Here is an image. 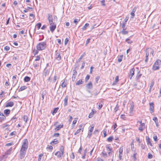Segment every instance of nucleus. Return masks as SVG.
Listing matches in <instances>:
<instances>
[{
    "label": "nucleus",
    "instance_id": "1",
    "mask_svg": "<svg viewBox=\"0 0 161 161\" xmlns=\"http://www.w3.org/2000/svg\"><path fill=\"white\" fill-rule=\"evenodd\" d=\"M161 65V60L158 59L154 63L153 66V69L154 70L158 69Z\"/></svg>",
    "mask_w": 161,
    "mask_h": 161
},
{
    "label": "nucleus",
    "instance_id": "2",
    "mask_svg": "<svg viewBox=\"0 0 161 161\" xmlns=\"http://www.w3.org/2000/svg\"><path fill=\"white\" fill-rule=\"evenodd\" d=\"M64 147L61 146L60 148V151L57 152L55 155L57 156L58 158L62 157L64 154Z\"/></svg>",
    "mask_w": 161,
    "mask_h": 161
},
{
    "label": "nucleus",
    "instance_id": "3",
    "mask_svg": "<svg viewBox=\"0 0 161 161\" xmlns=\"http://www.w3.org/2000/svg\"><path fill=\"white\" fill-rule=\"evenodd\" d=\"M46 47V44L45 42H43L39 43L37 46L38 50H43L45 49Z\"/></svg>",
    "mask_w": 161,
    "mask_h": 161
},
{
    "label": "nucleus",
    "instance_id": "4",
    "mask_svg": "<svg viewBox=\"0 0 161 161\" xmlns=\"http://www.w3.org/2000/svg\"><path fill=\"white\" fill-rule=\"evenodd\" d=\"M28 141L27 139H26L23 141V144L21 149L27 150L28 147Z\"/></svg>",
    "mask_w": 161,
    "mask_h": 161
},
{
    "label": "nucleus",
    "instance_id": "5",
    "mask_svg": "<svg viewBox=\"0 0 161 161\" xmlns=\"http://www.w3.org/2000/svg\"><path fill=\"white\" fill-rule=\"evenodd\" d=\"M26 152V150L21 149L20 151V158L22 159L23 158L25 155Z\"/></svg>",
    "mask_w": 161,
    "mask_h": 161
},
{
    "label": "nucleus",
    "instance_id": "6",
    "mask_svg": "<svg viewBox=\"0 0 161 161\" xmlns=\"http://www.w3.org/2000/svg\"><path fill=\"white\" fill-rule=\"evenodd\" d=\"M48 20L49 21L50 25L55 24L53 21V16L52 15L49 14H48Z\"/></svg>",
    "mask_w": 161,
    "mask_h": 161
},
{
    "label": "nucleus",
    "instance_id": "7",
    "mask_svg": "<svg viewBox=\"0 0 161 161\" xmlns=\"http://www.w3.org/2000/svg\"><path fill=\"white\" fill-rule=\"evenodd\" d=\"M106 148L108 150V155L109 156H111L112 155V153L113 152L112 148L110 147L109 145H107L106 146Z\"/></svg>",
    "mask_w": 161,
    "mask_h": 161
},
{
    "label": "nucleus",
    "instance_id": "8",
    "mask_svg": "<svg viewBox=\"0 0 161 161\" xmlns=\"http://www.w3.org/2000/svg\"><path fill=\"white\" fill-rule=\"evenodd\" d=\"M135 69L134 68H132L130 69V74L129 75V78L130 79H131L132 77L134 75V71Z\"/></svg>",
    "mask_w": 161,
    "mask_h": 161
},
{
    "label": "nucleus",
    "instance_id": "9",
    "mask_svg": "<svg viewBox=\"0 0 161 161\" xmlns=\"http://www.w3.org/2000/svg\"><path fill=\"white\" fill-rule=\"evenodd\" d=\"M150 108L149 110L150 113H152L154 112V103H149Z\"/></svg>",
    "mask_w": 161,
    "mask_h": 161
},
{
    "label": "nucleus",
    "instance_id": "10",
    "mask_svg": "<svg viewBox=\"0 0 161 161\" xmlns=\"http://www.w3.org/2000/svg\"><path fill=\"white\" fill-rule=\"evenodd\" d=\"M145 123H142L140 125L139 127L138 128V130L141 132H142L143 130L145 129Z\"/></svg>",
    "mask_w": 161,
    "mask_h": 161
},
{
    "label": "nucleus",
    "instance_id": "11",
    "mask_svg": "<svg viewBox=\"0 0 161 161\" xmlns=\"http://www.w3.org/2000/svg\"><path fill=\"white\" fill-rule=\"evenodd\" d=\"M130 105L131 106L130 109V115L133 114V109L134 108V105L133 102H132L130 104Z\"/></svg>",
    "mask_w": 161,
    "mask_h": 161
},
{
    "label": "nucleus",
    "instance_id": "12",
    "mask_svg": "<svg viewBox=\"0 0 161 161\" xmlns=\"http://www.w3.org/2000/svg\"><path fill=\"white\" fill-rule=\"evenodd\" d=\"M136 9L137 8L136 7H134V8L133 9V10L130 13V14L131 15V18H133L135 16V13L136 11Z\"/></svg>",
    "mask_w": 161,
    "mask_h": 161
},
{
    "label": "nucleus",
    "instance_id": "13",
    "mask_svg": "<svg viewBox=\"0 0 161 161\" xmlns=\"http://www.w3.org/2000/svg\"><path fill=\"white\" fill-rule=\"evenodd\" d=\"M56 24L53 25H50L49 28L51 31L53 33L54 31L56 28Z\"/></svg>",
    "mask_w": 161,
    "mask_h": 161
},
{
    "label": "nucleus",
    "instance_id": "14",
    "mask_svg": "<svg viewBox=\"0 0 161 161\" xmlns=\"http://www.w3.org/2000/svg\"><path fill=\"white\" fill-rule=\"evenodd\" d=\"M59 142V141L58 139H55L53 140V141H52L50 144L52 145H54L55 144H57Z\"/></svg>",
    "mask_w": 161,
    "mask_h": 161
},
{
    "label": "nucleus",
    "instance_id": "15",
    "mask_svg": "<svg viewBox=\"0 0 161 161\" xmlns=\"http://www.w3.org/2000/svg\"><path fill=\"white\" fill-rule=\"evenodd\" d=\"M14 105V103L13 102H9L7 103L6 105V107H12Z\"/></svg>",
    "mask_w": 161,
    "mask_h": 161
},
{
    "label": "nucleus",
    "instance_id": "16",
    "mask_svg": "<svg viewBox=\"0 0 161 161\" xmlns=\"http://www.w3.org/2000/svg\"><path fill=\"white\" fill-rule=\"evenodd\" d=\"M86 87L89 89H91L92 88V84L91 81L86 85Z\"/></svg>",
    "mask_w": 161,
    "mask_h": 161
},
{
    "label": "nucleus",
    "instance_id": "17",
    "mask_svg": "<svg viewBox=\"0 0 161 161\" xmlns=\"http://www.w3.org/2000/svg\"><path fill=\"white\" fill-rule=\"evenodd\" d=\"M56 58L57 60H59L61 59L60 53L59 52H57L56 54Z\"/></svg>",
    "mask_w": 161,
    "mask_h": 161
},
{
    "label": "nucleus",
    "instance_id": "18",
    "mask_svg": "<svg viewBox=\"0 0 161 161\" xmlns=\"http://www.w3.org/2000/svg\"><path fill=\"white\" fill-rule=\"evenodd\" d=\"M63 124L57 126L55 129V131H57L59 130L61 128H63Z\"/></svg>",
    "mask_w": 161,
    "mask_h": 161
},
{
    "label": "nucleus",
    "instance_id": "19",
    "mask_svg": "<svg viewBox=\"0 0 161 161\" xmlns=\"http://www.w3.org/2000/svg\"><path fill=\"white\" fill-rule=\"evenodd\" d=\"M68 97L67 96H66L64 100V106H66L67 105V101L68 100Z\"/></svg>",
    "mask_w": 161,
    "mask_h": 161
},
{
    "label": "nucleus",
    "instance_id": "20",
    "mask_svg": "<svg viewBox=\"0 0 161 161\" xmlns=\"http://www.w3.org/2000/svg\"><path fill=\"white\" fill-rule=\"evenodd\" d=\"M67 80L64 79L63 80V82L61 85V86L62 87H66V84Z\"/></svg>",
    "mask_w": 161,
    "mask_h": 161
},
{
    "label": "nucleus",
    "instance_id": "21",
    "mask_svg": "<svg viewBox=\"0 0 161 161\" xmlns=\"http://www.w3.org/2000/svg\"><path fill=\"white\" fill-rule=\"evenodd\" d=\"M146 140L147 144L148 145H149L151 146H152V145L150 142V139L148 137H146Z\"/></svg>",
    "mask_w": 161,
    "mask_h": 161
},
{
    "label": "nucleus",
    "instance_id": "22",
    "mask_svg": "<svg viewBox=\"0 0 161 161\" xmlns=\"http://www.w3.org/2000/svg\"><path fill=\"white\" fill-rule=\"evenodd\" d=\"M49 71L47 69H45L44 71V75L45 77H47L49 74Z\"/></svg>",
    "mask_w": 161,
    "mask_h": 161
},
{
    "label": "nucleus",
    "instance_id": "23",
    "mask_svg": "<svg viewBox=\"0 0 161 161\" xmlns=\"http://www.w3.org/2000/svg\"><path fill=\"white\" fill-rule=\"evenodd\" d=\"M118 81H119V76H117L115 77V81L113 83L112 85H116L117 84V83H118Z\"/></svg>",
    "mask_w": 161,
    "mask_h": 161
},
{
    "label": "nucleus",
    "instance_id": "24",
    "mask_svg": "<svg viewBox=\"0 0 161 161\" xmlns=\"http://www.w3.org/2000/svg\"><path fill=\"white\" fill-rule=\"evenodd\" d=\"M10 112V110L7 109H5L4 110V114L6 115L7 116H8Z\"/></svg>",
    "mask_w": 161,
    "mask_h": 161
},
{
    "label": "nucleus",
    "instance_id": "25",
    "mask_svg": "<svg viewBox=\"0 0 161 161\" xmlns=\"http://www.w3.org/2000/svg\"><path fill=\"white\" fill-rule=\"evenodd\" d=\"M83 83V81H82V79H80L76 83V85L77 86L79 85L82 84Z\"/></svg>",
    "mask_w": 161,
    "mask_h": 161
},
{
    "label": "nucleus",
    "instance_id": "26",
    "mask_svg": "<svg viewBox=\"0 0 161 161\" xmlns=\"http://www.w3.org/2000/svg\"><path fill=\"white\" fill-rule=\"evenodd\" d=\"M31 80V78L28 76H25L24 78V81L25 82L29 81Z\"/></svg>",
    "mask_w": 161,
    "mask_h": 161
},
{
    "label": "nucleus",
    "instance_id": "27",
    "mask_svg": "<svg viewBox=\"0 0 161 161\" xmlns=\"http://www.w3.org/2000/svg\"><path fill=\"white\" fill-rule=\"evenodd\" d=\"M123 57V55H121L119 56L118 57V61L119 62H121L122 58Z\"/></svg>",
    "mask_w": 161,
    "mask_h": 161
},
{
    "label": "nucleus",
    "instance_id": "28",
    "mask_svg": "<svg viewBox=\"0 0 161 161\" xmlns=\"http://www.w3.org/2000/svg\"><path fill=\"white\" fill-rule=\"evenodd\" d=\"M149 55V53L147 52L146 53L145 55V62H147L148 60V56Z\"/></svg>",
    "mask_w": 161,
    "mask_h": 161
},
{
    "label": "nucleus",
    "instance_id": "29",
    "mask_svg": "<svg viewBox=\"0 0 161 161\" xmlns=\"http://www.w3.org/2000/svg\"><path fill=\"white\" fill-rule=\"evenodd\" d=\"M12 148H11L8 149L5 153V154L7 155H9L11 153V152L12 151Z\"/></svg>",
    "mask_w": 161,
    "mask_h": 161
},
{
    "label": "nucleus",
    "instance_id": "30",
    "mask_svg": "<svg viewBox=\"0 0 161 161\" xmlns=\"http://www.w3.org/2000/svg\"><path fill=\"white\" fill-rule=\"evenodd\" d=\"M23 118L25 123H27V122L29 119L27 115H25L23 116Z\"/></svg>",
    "mask_w": 161,
    "mask_h": 161
},
{
    "label": "nucleus",
    "instance_id": "31",
    "mask_svg": "<svg viewBox=\"0 0 161 161\" xmlns=\"http://www.w3.org/2000/svg\"><path fill=\"white\" fill-rule=\"evenodd\" d=\"M27 88V87L25 86H22L21 87H20V88L19 89V91L20 92V91H22L23 90H24L26 89Z\"/></svg>",
    "mask_w": 161,
    "mask_h": 161
},
{
    "label": "nucleus",
    "instance_id": "32",
    "mask_svg": "<svg viewBox=\"0 0 161 161\" xmlns=\"http://www.w3.org/2000/svg\"><path fill=\"white\" fill-rule=\"evenodd\" d=\"M89 25V24L88 23H86L85 25L82 27V29L83 30H86L87 28V27Z\"/></svg>",
    "mask_w": 161,
    "mask_h": 161
},
{
    "label": "nucleus",
    "instance_id": "33",
    "mask_svg": "<svg viewBox=\"0 0 161 161\" xmlns=\"http://www.w3.org/2000/svg\"><path fill=\"white\" fill-rule=\"evenodd\" d=\"M123 147H121L119 148V153L122 154L123 152Z\"/></svg>",
    "mask_w": 161,
    "mask_h": 161
},
{
    "label": "nucleus",
    "instance_id": "34",
    "mask_svg": "<svg viewBox=\"0 0 161 161\" xmlns=\"http://www.w3.org/2000/svg\"><path fill=\"white\" fill-rule=\"evenodd\" d=\"M137 84L136 83H134L133 85V86L137 88V89H140L141 88L142 86H137Z\"/></svg>",
    "mask_w": 161,
    "mask_h": 161
},
{
    "label": "nucleus",
    "instance_id": "35",
    "mask_svg": "<svg viewBox=\"0 0 161 161\" xmlns=\"http://www.w3.org/2000/svg\"><path fill=\"white\" fill-rule=\"evenodd\" d=\"M113 137L112 136H110L108 138V139H107V141L108 142H111L113 141Z\"/></svg>",
    "mask_w": 161,
    "mask_h": 161
},
{
    "label": "nucleus",
    "instance_id": "36",
    "mask_svg": "<svg viewBox=\"0 0 161 161\" xmlns=\"http://www.w3.org/2000/svg\"><path fill=\"white\" fill-rule=\"evenodd\" d=\"M102 154L104 158H106L107 157V154L105 151L103 150V152L102 153Z\"/></svg>",
    "mask_w": 161,
    "mask_h": 161
},
{
    "label": "nucleus",
    "instance_id": "37",
    "mask_svg": "<svg viewBox=\"0 0 161 161\" xmlns=\"http://www.w3.org/2000/svg\"><path fill=\"white\" fill-rule=\"evenodd\" d=\"M103 102H100L98 105V109H100L103 107Z\"/></svg>",
    "mask_w": 161,
    "mask_h": 161
},
{
    "label": "nucleus",
    "instance_id": "38",
    "mask_svg": "<svg viewBox=\"0 0 161 161\" xmlns=\"http://www.w3.org/2000/svg\"><path fill=\"white\" fill-rule=\"evenodd\" d=\"M41 26V23H38L36 25V27L38 30H39L40 29Z\"/></svg>",
    "mask_w": 161,
    "mask_h": 161
},
{
    "label": "nucleus",
    "instance_id": "39",
    "mask_svg": "<svg viewBox=\"0 0 161 161\" xmlns=\"http://www.w3.org/2000/svg\"><path fill=\"white\" fill-rule=\"evenodd\" d=\"M80 20V19H75L74 20V22L76 25L77 24L78 22Z\"/></svg>",
    "mask_w": 161,
    "mask_h": 161
},
{
    "label": "nucleus",
    "instance_id": "40",
    "mask_svg": "<svg viewBox=\"0 0 161 161\" xmlns=\"http://www.w3.org/2000/svg\"><path fill=\"white\" fill-rule=\"evenodd\" d=\"M94 114V112L93 111L92 112L89 114V117L91 118L93 116V115Z\"/></svg>",
    "mask_w": 161,
    "mask_h": 161
},
{
    "label": "nucleus",
    "instance_id": "41",
    "mask_svg": "<svg viewBox=\"0 0 161 161\" xmlns=\"http://www.w3.org/2000/svg\"><path fill=\"white\" fill-rule=\"evenodd\" d=\"M81 129L80 128L78 130H77L74 133V135H76L77 134H78L79 133H80V130H81Z\"/></svg>",
    "mask_w": 161,
    "mask_h": 161
},
{
    "label": "nucleus",
    "instance_id": "42",
    "mask_svg": "<svg viewBox=\"0 0 161 161\" xmlns=\"http://www.w3.org/2000/svg\"><path fill=\"white\" fill-rule=\"evenodd\" d=\"M16 132L15 131H14L11 132L10 134L9 135L10 136H12L16 135Z\"/></svg>",
    "mask_w": 161,
    "mask_h": 161
},
{
    "label": "nucleus",
    "instance_id": "43",
    "mask_svg": "<svg viewBox=\"0 0 161 161\" xmlns=\"http://www.w3.org/2000/svg\"><path fill=\"white\" fill-rule=\"evenodd\" d=\"M46 94V92L45 91H43L42 92V100H43L44 99V96Z\"/></svg>",
    "mask_w": 161,
    "mask_h": 161
},
{
    "label": "nucleus",
    "instance_id": "44",
    "mask_svg": "<svg viewBox=\"0 0 161 161\" xmlns=\"http://www.w3.org/2000/svg\"><path fill=\"white\" fill-rule=\"evenodd\" d=\"M125 30H123V31H121V33L123 35H125L127 34L128 33V31H125Z\"/></svg>",
    "mask_w": 161,
    "mask_h": 161
},
{
    "label": "nucleus",
    "instance_id": "45",
    "mask_svg": "<svg viewBox=\"0 0 161 161\" xmlns=\"http://www.w3.org/2000/svg\"><path fill=\"white\" fill-rule=\"evenodd\" d=\"M90 76L89 75H87L85 78V80L86 81H87L89 79Z\"/></svg>",
    "mask_w": 161,
    "mask_h": 161
},
{
    "label": "nucleus",
    "instance_id": "46",
    "mask_svg": "<svg viewBox=\"0 0 161 161\" xmlns=\"http://www.w3.org/2000/svg\"><path fill=\"white\" fill-rule=\"evenodd\" d=\"M147 157L148 158L151 159L153 158V155L152 154L149 153L148 154Z\"/></svg>",
    "mask_w": 161,
    "mask_h": 161
},
{
    "label": "nucleus",
    "instance_id": "47",
    "mask_svg": "<svg viewBox=\"0 0 161 161\" xmlns=\"http://www.w3.org/2000/svg\"><path fill=\"white\" fill-rule=\"evenodd\" d=\"M59 134L58 133H55L53 135V137H58L59 136Z\"/></svg>",
    "mask_w": 161,
    "mask_h": 161
},
{
    "label": "nucleus",
    "instance_id": "48",
    "mask_svg": "<svg viewBox=\"0 0 161 161\" xmlns=\"http://www.w3.org/2000/svg\"><path fill=\"white\" fill-rule=\"evenodd\" d=\"M85 63H86V62L85 61H84L83 62V63H82V64H81V69H83L84 68L85 65Z\"/></svg>",
    "mask_w": 161,
    "mask_h": 161
},
{
    "label": "nucleus",
    "instance_id": "49",
    "mask_svg": "<svg viewBox=\"0 0 161 161\" xmlns=\"http://www.w3.org/2000/svg\"><path fill=\"white\" fill-rule=\"evenodd\" d=\"M126 23H123L122 24V28H123V30H125L126 28H125Z\"/></svg>",
    "mask_w": 161,
    "mask_h": 161
},
{
    "label": "nucleus",
    "instance_id": "50",
    "mask_svg": "<svg viewBox=\"0 0 161 161\" xmlns=\"http://www.w3.org/2000/svg\"><path fill=\"white\" fill-rule=\"evenodd\" d=\"M125 41L126 42H127L128 43H130L132 42L130 39H127L125 40Z\"/></svg>",
    "mask_w": 161,
    "mask_h": 161
},
{
    "label": "nucleus",
    "instance_id": "51",
    "mask_svg": "<svg viewBox=\"0 0 161 161\" xmlns=\"http://www.w3.org/2000/svg\"><path fill=\"white\" fill-rule=\"evenodd\" d=\"M119 107L118 106V105L117 104L116 107L115 108L114 110L115 112L116 113L119 109Z\"/></svg>",
    "mask_w": 161,
    "mask_h": 161
},
{
    "label": "nucleus",
    "instance_id": "52",
    "mask_svg": "<svg viewBox=\"0 0 161 161\" xmlns=\"http://www.w3.org/2000/svg\"><path fill=\"white\" fill-rule=\"evenodd\" d=\"M136 153H134L133 155V158L134 160V161H135L136 159Z\"/></svg>",
    "mask_w": 161,
    "mask_h": 161
},
{
    "label": "nucleus",
    "instance_id": "53",
    "mask_svg": "<svg viewBox=\"0 0 161 161\" xmlns=\"http://www.w3.org/2000/svg\"><path fill=\"white\" fill-rule=\"evenodd\" d=\"M99 77L98 76H97L95 78V82L96 83H97L99 79Z\"/></svg>",
    "mask_w": 161,
    "mask_h": 161
},
{
    "label": "nucleus",
    "instance_id": "54",
    "mask_svg": "<svg viewBox=\"0 0 161 161\" xmlns=\"http://www.w3.org/2000/svg\"><path fill=\"white\" fill-rule=\"evenodd\" d=\"M99 25H97V24H95L92 26V29H93L94 28H95L98 26H99Z\"/></svg>",
    "mask_w": 161,
    "mask_h": 161
},
{
    "label": "nucleus",
    "instance_id": "55",
    "mask_svg": "<svg viewBox=\"0 0 161 161\" xmlns=\"http://www.w3.org/2000/svg\"><path fill=\"white\" fill-rule=\"evenodd\" d=\"M141 74H139L138 75H137L136 77V80H138L141 77Z\"/></svg>",
    "mask_w": 161,
    "mask_h": 161
},
{
    "label": "nucleus",
    "instance_id": "56",
    "mask_svg": "<svg viewBox=\"0 0 161 161\" xmlns=\"http://www.w3.org/2000/svg\"><path fill=\"white\" fill-rule=\"evenodd\" d=\"M76 77V75H73L72 79V80L73 81H75Z\"/></svg>",
    "mask_w": 161,
    "mask_h": 161
},
{
    "label": "nucleus",
    "instance_id": "57",
    "mask_svg": "<svg viewBox=\"0 0 161 161\" xmlns=\"http://www.w3.org/2000/svg\"><path fill=\"white\" fill-rule=\"evenodd\" d=\"M73 75H76L77 74V72L75 70V69L73 70Z\"/></svg>",
    "mask_w": 161,
    "mask_h": 161
},
{
    "label": "nucleus",
    "instance_id": "58",
    "mask_svg": "<svg viewBox=\"0 0 161 161\" xmlns=\"http://www.w3.org/2000/svg\"><path fill=\"white\" fill-rule=\"evenodd\" d=\"M92 134V132L90 131L88 132L87 136L89 138H90Z\"/></svg>",
    "mask_w": 161,
    "mask_h": 161
},
{
    "label": "nucleus",
    "instance_id": "59",
    "mask_svg": "<svg viewBox=\"0 0 161 161\" xmlns=\"http://www.w3.org/2000/svg\"><path fill=\"white\" fill-rule=\"evenodd\" d=\"M57 76H55L54 77H53V82H55L57 79Z\"/></svg>",
    "mask_w": 161,
    "mask_h": 161
},
{
    "label": "nucleus",
    "instance_id": "60",
    "mask_svg": "<svg viewBox=\"0 0 161 161\" xmlns=\"http://www.w3.org/2000/svg\"><path fill=\"white\" fill-rule=\"evenodd\" d=\"M103 134L104 135V137H106L107 136V132L105 130H104L103 131Z\"/></svg>",
    "mask_w": 161,
    "mask_h": 161
},
{
    "label": "nucleus",
    "instance_id": "61",
    "mask_svg": "<svg viewBox=\"0 0 161 161\" xmlns=\"http://www.w3.org/2000/svg\"><path fill=\"white\" fill-rule=\"evenodd\" d=\"M101 2L102 6H104L105 5L104 0H102L101 1Z\"/></svg>",
    "mask_w": 161,
    "mask_h": 161
},
{
    "label": "nucleus",
    "instance_id": "62",
    "mask_svg": "<svg viewBox=\"0 0 161 161\" xmlns=\"http://www.w3.org/2000/svg\"><path fill=\"white\" fill-rule=\"evenodd\" d=\"M122 156V154L119 153V160H121Z\"/></svg>",
    "mask_w": 161,
    "mask_h": 161
},
{
    "label": "nucleus",
    "instance_id": "63",
    "mask_svg": "<svg viewBox=\"0 0 161 161\" xmlns=\"http://www.w3.org/2000/svg\"><path fill=\"white\" fill-rule=\"evenodd\" d=\"M93 128L94 126H91V128H90L89 131L92 132L93 130Z\"/></svg>",
    "mask_w": 161,
    "mask_h": 161
},
{
    "label": "nucleus",
    "instance_id": "64",
    "mask_svg": "<svg viewBox=\"0 0 161 161\" xmlns=\"http://www.w3.org/2000/svg\"><path fill=\"white\" fill-rule=\"evenodd\" d=\"M153 120L155 122H156L158 121V119L156 117H154L153 118Z\"/></svg>",
    "mask_w": 161,
    "mask_h": 161
}]
</instances>
